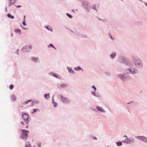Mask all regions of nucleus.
<instances>
[{"label":"nucleus","instance_id":"1","mask_svg":"<svg viewBox=\"0 0 147 147\" xmlns=\"http://www.w3.org/2000/svg\"><path fill=\"white\" fill-rule=\"evenodd\" d=\"M22 117L24 119L25 122L26 123L28 124L29 123L30 121V119L29 118V115L28 114H26V113L23 114V113L22 114Z\"/></svg>","mask_w":147,"mask_h":147},{"label":"nucleus","instance_id":"2","mask_svg":"<svg viewBox=\"0 0 147 147\" xmlns=\"http://www.w3.org/2000/svg\"><path fill=\"white\" fill-rule=\"evenodd\" d=\"M58 98L61 100L62 102L65 104L68 103L69 102V100L65 97H63L61 94H59L58 96Z\"/></svg>","mask_w":147,"mask_h":147},{"label":"nucleus","instance_id":"3","mask_svg":"<svg viewBox=\"0 0 147 147\" xmlns=\"http://www.w3.org/2000/svg\"><path fill=\"white\" fill-rule=\"evenodd\" d=\"M22 133L21 136V138L22 139H26L28 137L29 131L25 129L22 130Z\"/></svg>","mask_w":147,"mask_h":147},{"label":"nucleus","instance_id":"4","mask_svg":"<svg viewBox=\"0 0 147 147\" xmlns=\"http://www.w3.org/2000/svg\"><path fill=\"white\" fill-rule=\"evenodd\" d=\"M135 137L137 139L147 143V138L145 136H136Z\"/></svg>","mask_w":147,"mask_h":147},{"label":"nucleus","instance_id":"5","mask_svg":"<svg viewBox=\"0 0 147 147\" xmlns=\"http://www.w3.org/2000/svg\"><path fill=\"white\" fill-rule=\"evenodd\" d=\"M122 142L125 143L127 144H130L133 143L134 142V140L133 139L131 140L129 139H126L122 141Z\"/></svg>","mask_w":147,"mask_h":147},{"label":"nucleus","instance_id":"6","mask_svg":"<svg viewBox=\"0 0 147 147\" xmlns=\"http://www.w3.org/2000/svg\"><path fill=\"white\" fill-rule=\"evenodd\" d=\"M96 109L98 111H100L102 112H105L104 110L102 109V108L100 107L97 106Z\"/></svg>","mask_w":147,"mask_h":147},{"label":"nucleus","instance_id":"7","mask_svg":"<svg viewBox=\"0 0 147 147\" xmlns=\"http://www.w3.org/2000/svg\"><path fill=\"white\" fill-rule=\"evenodd\" d=\"M134 69H132V70H131V69H128V70H129V71H131V73H133V74H134V73H136V72H137V70H133Z\"/></svg>","mask_w":147,"mask_h":147},{"label":"nucleus","instance_id":"8","mask_svg":"<svg viewBox=\"0 0 147 147\" xmlns=\"http://www.w3.org/2000/svg\"><path fill=\"white\" fill-rule=\"evenodd\" d=\"M14 30H15V31L16 33H18L20 34L21 33V30L20 29H15Z\"/></svg>","mask_w":147,"mask_h":147},{"label":"nucleus","instance_id":"9","mask_svg":"<svg viewBox=\"0 0 147 147\" xmlns=\"http://www.w3.org/2000/svg\"><path fill=\"white\" fill-rule=\"evenodd\" d=\"M7 16L9 18H11L12 19H13L14 18V17L13 16H11L10 13H8L7 14Z\"/></svg>","mask_w":147,"mask_h":147},{"label":"nucleus","instance_id":"10","mask_svg":"<svg viewBox=\"0 0 147 147\" xmlns=\"http://www.w3.org/2000/svg\"><path fill=\"white\" fill-rule=\"evenodd\" d=\"M117 145L118 146H121L122 145L121 142H116Z\"/></svg>","mask_w":147,"mask_h":147},{"label":"nucleus","instance_id":"11","mask_svg":"<svg viewBox=\"0 0 147 147\" xmlns=\"http://www.w3.org/2000/svg\"><path fill=\"white\" fill-rule=\"evenodd\" d=\"M16 97L14 96L13 95L11 96V99L12 100L14 101L16 100Z\"/></svg>","mask_w":147,"mask_h":147},{"label":"nucleus","instance_id":"12","mask_svg":"<svg viewBox=\"0 0 147 147\" xmlns=\"http://www.w3.org/2000/svg\"><path fill=\"white\" fill-rule=\"evenodd\" d=\"M116 55L115 53H113L111 55V57L112 58H114Z\"/></svg>","mask_w":147,"mask_h":147},{"label":"nucleus","instance_id":"13","mask_svg":"<svg viewBox=\"0 0 147 147\" xmlns=\"http://www.w3.org/2000/svg\"><path fill=\"white\" fill-rule=\"evenodd\" d=\"M53 103L54 104V105L55 107H56L57 106V104L55 102H54V100L53 99Z\"/></svg>","mask_w":147,"mask_h":147},{"label":"nucleus","instance_id":"14","mask_svg":"<svg viewBox=\"0 0 147 147\" xmlns=\"http://www.w3.org/2000/svg\"><path fill=\"white\" fill-rule=\"evenodd\" d=\"M74 69L76 70H80L81 69V68H80V67L79 66H78V67H77L76 68H74Z\"/></svg>","mask_w":147,"mask_h":147},{"label":"nucleus","instance_id":"15","mask_svg":"<svg viewBox=\"0 0 147 147\" xmlns=\"http://www.w3.org/2000/svg\"><path fill=\"white\" fill-rule=\"evenodd\" d=\"M120 76L121 77V78L122 80L124 81H125V77H123V75L121 74L120 75Z\"/></svg>","mask_w":147,"mask_h":147},{"label":"nucleus","instance_id":"16","mask_svg":"<svg viewBox=\"0 0 147 147\" xmlns=\"http://www.w3.org/2000/svg\"><path fill=\"white\" fill-rule=\"evenodd\" d=\"M69 71L71 73H74V71L71 68H69L68 69Z\"/></svg>","mask_w":147,"mask_h":147},{"label":"nucleus","instance_id":"17","mask_svg":"<svg viewBox=\"0 0 147 147\" xmlns=\"http://www.w3.org/2000/svg\"><path fill=\"white\" fill-rule=\"evenodd\" d=\"M25 147H32V146L29 143H26Z\"/></svg>","mask_w":147,"mask_h":147},{"label":"nucleus","instance_id":"18","mask_svg":"<svg viewBox=\"0 0 147 147\" xmlns=\"http://www.w3.org/2000/svg\"><path fill=\"white\" fill-rule=\"evenodd\" d=\"M33 61L34 62H36V61L38 60V58H32V59Z\"/></svg>","mask_w":147,"mask_h":147},{"label":"nucleus","instance_id":"19","mask_svg":"<svg viewBox=\"0 0 147 147\" xmlns=\"http://www.w3.org/2000/svg\"><path fill=\"white\" fill-rule=\"evenodd\" d=\"M52 75H53V76H54L55 77L57 78H59V76L55 74H52Z\"/></svg>","mask_w":147,"mask_h":147},{"label":"nucleus","instance_id":"20","mask_svg":"<svg viewBox=\"0 0 147 147\" xmlns=\"http://www.w3.org/2000/svg\"><path fill=\"white\" fill-rule=\"evenodd\" d=\"M47 96L49 97V94H46L44 95V97L47 99Z\"/></svg>","mask_w":147,"mask_h":147},{"label":"nucleus","instance_id":"21","mask_svg":"<svg viewBox=\"0 0 147 147\" xmlns=\"http://www.w3.org/2000/svg\"><path fill=\"white\" fill-rule=\"evenodd\" d=\"M66 14L69 18H72V16L70 14H69L68 13H67Z\"/></svg>","mask_w":147,"mask_h":147},{"label":"nucleus","instance_id":"22","mask_svg":"<svg viewBox=\"0 0 147 147\" xmlns=\"http://www.w3.org/2000/svg\"><path fill=\"white\" fill-rule=\"evenodd\" d=\"M46 28L48 29L49 30H50L51 31L52 30V28L50 27V26H47L46 27Z\"/></svg>","mask_w":147,"mask_h":147},{"label":"nucleus","instance_id":"23","mask_svg":"<svg viewBox=\"0 0 147 147\" xmlns=\"http://www.w3.org/2000/svg\"><path fill=\"white\" fill-rule=\"evenodd\" d=\"M31 101H32V100H27L24 103V104H27L28 103V102H31Z\"/></svg>","mask_w":147,"mask_h":147},{"label":"nucleus","instance_id":"24","mask_svg":"<svg viewBox=\"0 0 147 147\" xmlns=\"http://www.w3.org/2000/svg\"><path fill=\"white\" fill-rule=\"evenodd\" d=\"M13 85H11L9 87V88L10 89H12L13 88Z\"/></svg>","mask_w":147,"mask_h":147},{"label":"nucleus","instance_id":"25","mask_svg":"<svg viewBox=\"0 0 147 147\" xmlns=\"http://www.w3.org/2000/svg\"><path fill=\"white\" fill-rule=\"evenodd\" d=\"M50 47H53V48H54L55 49H56V48H55V47L52 44H50Z\"/></svg>","mask_w":147,"mask_h":147},{"label":"nucleus","instance_id":"26","mask_svg":"<svg viewBox=\"0 0 147 147\" xmlns=\"http://www.w3.org/2000/svg\"><path fill=\"white\" fill-rule=\"evenodd\" d=\"M37 111V109H33V111L32 112V113H34L35 112H36Z\"/></svg>","mask_w":147,"mask_h":147},{"label":"nucleus","instance_id":"27","mask_svg":"<svg viewBox=\"0 0 147 147\" xmlns=\"http://www.w3.org/2000/svg\"><path fill=\"white\" fill-rule=\"evenodd\" d=\"M92 88L95 91H96V87L94 86H92Z\"/></svg>","mask_w":147,"mask_h":147},{"label":"nucleus","instance_id":"28","mask_svg":"<svg viewBox=\"0 0 147 147\" xmlns=\"http://www.w3.org/2000/svg\"><path fill=\"white\" fill-rule=\"evenodd\" d=\"M22 24L24 26H26V22H23Z\"/></svg>","mask_w":147,"mask_h":147},{"label":"nucleus","instance_id":"29","mask_svg":"<svg viewBox=\"0 0 147 147\" xmlns=\"http://www.w3.org/2000/svg\"><path fill=\"white\" fill-rule=\"evenodd\" d=\"M121 58H120V59H119V61H120V62H122V63H123V62H124V61H121Z\"/></svg>","mask_w":147,"mask_h":147},{"label":"nucleus","instance_id":"30","mask_svg":"<svg viewBox=\"0 0 147 147\" xmlns=\"http://www.w3.org/2000/svg\"><path fill=\"white\" fill-rule=\"evenodd\" d=\"M38 146H39L40 147H41L40 144H39L38 145Z\"/></svg>","mask_w":147,"mask_h":147},{"label":"nucleus","instance_id":"31","mask_svg":"<svg viewBox=\"0 0 147 147\" xmlns=\"http://www.w3.org/2000/svg\"><path fill=\"white\" fill-rule=\"evenodd\" d=\"M21 124H22V125H24V123L22 121V122H21Z\"/></svg>","mask_w":147,"mask_h":147},{"label":"nucleus","instance_id":"32","mask_svg":"<svg viewBox=\"0 0 147 147\" xmlns=\"http://www.w3.org/2000/svg\"><path fill=\"white\" fill-rule=\"evenodd\" d=\"M21 7V6H20V5H18V6H17V7Z\"/></svg>","mask_w":147,"mask_h":147},{"label":"nucleus","instance_id":"33","mask_svg":"<svg viewBox=\"0 0 147 147\" xmlns=\"http://www.w3.org/2000/svg\"><path fill=\"white\" fill-rule=\"evenodd\" d=\"M28 127V125H27V126L26 127V128H27Z\"/></svg>","mask_w":147,"mask_h":147},{"label":"nucleus","instance_id":"34","mask_svg":"<svg viewBox=\"0 0 147 147\" xmlns=\"http://www.w3.org/2000/svg\"><path fill=\"white\" fill-rule=\"evenodd\" d=\"M11 5V2H10V3H9V6H10V5Z\"/></svg>","mask_w":147,"mask_h":147},{"label":"nucleus","instance_id":"35","mask_svg":"<svg viewBox=\"0 0 147 147\" xmlns=\"http://www.w3.org/2000/svg\"><path fill=\"white\" fill-rule=\"evenodd\" d=\"M124 137H127V136H126L125 135L124 136Z\"/></svg>","mask_w":147,"mask_h":147},{"label":"nucleus","instance_id":"36","mask_svg":"<svg viewBox=\"0 0 147 147\" xmlns=\"http://www.w3.org/2000/svg\"><path fill=\"white\" fill-rule=\"evenodd\" d=\"M93 8L94 9H95V7H94H94H93Z\"/></svg>","mask_w":147,"mask_h":147},{"label":"nucleus","instance_id":"37","mask_svg":"<svg viewBox=\"0 0 147 147\" xmlns=\"http://www.w3.org/2000/svg\"><path fill=\"white\" fill-rule=\"evenodd\" d=\"M25 16H24V19H25Z\"/></svg>","mask_w":147,"mask_h":147},{"label":"nucleus","instance_id":"38","mask_svg":"<svg viewBox=\"0 0 147 147\" xmlns=\"http://www.w3.org/2000/svg\"><path fill=\"white\" fill-rule=\"evenodd\" d=\"M61 86H62L63 87V86H62V85H61Z\"/></svg>","mask_w":147,"mask_h":147},{"label":"nucleus","instance_id":"39","mask_svg":"<svg viewBox=\"0 0 147 147\" xmlns=\"http://www.w3.org/2000/svg\"><path fill=\"white\" fill-rule=\"evenodd\" d=\"M146 6H147V4H146Z\"/></svg>","mask_w":147,"mask_h":147},{"label":"nucleus","instance_id":"40","mask_svg":"<svg viewBox=\"0 0 147 147\" xmlns=\"http://www.w3.org/2000/svg\"><path fill=\"white\" fill-rule=\"evenodd\" d=\"M11 0H9V1H11Z\"/></svg>","mask_w":147,"mask_h":147}]
</instances>
